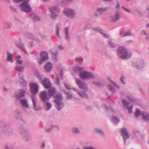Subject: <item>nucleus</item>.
<instances>
[{
  "instance_id": "obj_15",
  "label": "nucleus",
  "mask_w": 149,
  "mask_h": 149,
  "mask_svg": "<svg viewBox=\"0 0 149 149\" xmlns=\"http://www.w3.org/2000/svg\"><path fill=\"white\" fill-rule=\"evenodd\" d=\"M76 83L80 88L84 89L86 92L88 91L87 85L85 82H82L80 79H77Z\"/></svg>"
},
{
  "instance_id": "obj_26",
  "label": "nucleus",
  "mask_w": 149,
  "mask_h": 149,
  "mask_svg": "<svg viewBox=\"0 0 149 149\" xmlns=\"http://www.w3.org/2000/svg\"><path fill=\"white\" fill-rule=\"evenodd\" d=\"M56 93V91L54 88H50L49 90V94L50 96H53Z\"/></svg>"
},
{
  "instance_id": "obj_59",
  "label": "nucleus",
  "mask_w": 149,
  "mask_h": 149,
  "mask_svg": "<svg viewBox=\"0 0 149 149\" xmlns=\"http://www.w3.org/2000/svg\"><path fill=\"white\" fill-rule=\"evenodd\" d=\"M36 75V76L38 77L39 80H41L42 79V77L40 73H39L38 72H37Z\"/></svg>"
},
{
  "instance_id": "obj_64",
  "label": "nucleus",
  "mask_w": 149,
  "mask_h": 149,
  "mask_svg": "<svg viewBox=\"0 0 149 149\" xmlns=\"http://www.w3.org/2000/svg\"><path fill=\"white\" fill-rule=\"evenodd\" d=\"M5 149H13V148L9 147L8 145H5Z\"/></svg>"
},
{
  "instance_id": "obj_45",
  "label": "nucleus",
  "mask_w": 149,
  "mask_h": 149,
  "mask_svg": "<svg viewBox=\"0 0 149 149\" xmlns=\"http://www.w3.org/2000/svg\"><path fill=\"white\" fill-rule=\"evenodd\" d=\"M55 82L56 84L57 85H59L60 84V81L58 77V75L57 74H55Z\"/></svg>"
},
{
  "instance_id": "obj_62",
  "label": "nucleus",
  "mask_w": 149,
  "mask_h": 149,
  "mask_svg": "<svg viewBox=\"0 0 149 149\" xmlns=\"http://www.w3.org/2000/svg\"><path fill=\"white\" fill-rule=\"evenodd\" d=\"M122 8L124 10H125L126 12H128L129 13H131V12L128 9H127V8H125V7H124V6H123L122 7Z\"/></svg>"
},
{
  "instance_id": "obj_1",
  "label": "nucleus",
  "mask_w": 149,
  "mask_h": 149,
  "mask_svg": "<svg viewBox=\"0 0 149 149\" xmlns=\"http://www.w3.org/2000/svg\"><path fill=\"white\" fill-rule=\"evenodd\" d=\"M117 54L118 57L121 59L125 60L130 58L132 53L124 46L119 47L117 49Z\"/></svg>"
},
{
  "instance_id": "obj_46",
  "label": "nucleus",
  "mask_w": 149,
  "mask_h": 149,
  "mask_svg": "<svg viewBox=\"0 0 149 149\" xmlns=\"http://www.w3.org/2000/svg\"><path fill=\"white\" fill-rule=\"evenodd\" d=\"M141 115V111L139 109H137L135 113V116L136 117H138L139 116Z\"/></svg>"
},
{
  "instance_id": "obj_49",
  "label": "nucleus",
  "mask_w": 149,
  "mask_h": 149,
  "mask_svg": "<svg viewBox=\"0 0 149 149\" xmlns=\"http://www.w3.org/2000/svg\"><path fill=\"white\" fill-rule=\"evenodd\" d=\"M92 29L95 31H96L99 32L100 33L102 30L101 28L99 27H96L95 28H92Z\"/></svg>"
},
{
  "instance_id": "obj_20",
  "label": "nucleus",
  "mask_w": 149,
  "mask_h": 149,
  "mask_svg": "<svg viewBox=\"0 0 149 149\" xmlns=\"http://www.w3.org/2000/svg\"><path fill=\"white\" fill-rule=\"evenodd\" d=\"M25 93V92L24 90L23 89L21 90L19 93L16 94L15 95V96L16 99L19 100L23 97Z\"/></svg>"
},
{
  "instance_id": "obj_44",
  "label": "nucleus",
  "mask_w": 149,
  "mask_h": 149,
  "mask_svg": "<svg viewBox=\"0 0 149 149\" xmlns=\"http://www.w3.org/2000/svg\"><path fill=\"white\" fill-rule=\"evenodd\" d=\"M108 86L110 92L112 93H114L116 92V91L114 87L111 84L108 85Z\"/></svg>"
},
{
  "instance_id": "obj_39",
  "label": "nucleus",
  "mask_w": 149,
  "mask_h": 149,
  "mask_svg": "<svg viewBox=\"0 0 149 149\" xmlns=\"http://www.w3.org/2000/svg\"><path fill=\"white\" fill-rule=\"evenodd\" d=\"M60 26L59 24H57L56 25V34L60 38H61L59 33Z\"/></svg>"
},
{
  "instance_id": "obj_6",
  "label": "nucleus",
  "mask_w": 149,
  "mask_h": 149,
  "mask_svg": "<svg viewBox=\"0 0 149 149\" xmlns=\"http://www.w3.org/2000/svg\"><path fill=\"white\" fill-rule=\"evenodd\" d=\"M29 2L28 1H24L19 5V6L22 11L26 13H29L31 11V8L29 4Z\"/></svg>"
},
{
  "instance_id": "obj_8",
  "label": "nucleus",
  "mask_w": 149,
  "mask_h": 149,
  "mask_svg": "<svg viewBox=\"0 0 149 149\" xmlns=\"http://www.w3.org/2000/svg\"><path fill=\"white\" fill-rule=\"evenodd\" d=\"M49 10L51 13V17L54 19L58 17L57 13H59L60 9L58 6H55L49 8Z\"/></svg>"
},
{
  "instance_id": "obj_16",
  "label": "nucleus",
  "mask_w": 149,
  "mask_h": 149,
  "mask_svg": "<svg viewBox=\"0 0 149 149\" xmlns=\"http://www.w3.org/2000/svg\"><path fill=\"white\" fill-rule=\"evenodd\" d=\"M144 62L142 60H139L134 62L133 64V67L137 69L142 68L144 66Z\"/></svg>"
},
{
  "instance_id": "obj_10",
  "label": "nucleus",
  "mask_w": 149,
  "mask_h": 149,
  "mask_svg": "<svg viewBox=\"0 0 149 149\" xmlns=\"http://www.w3.org/2000/svg\"><path fill=\"white\" fill-rule=\"evenodd\" d=\"M30 90L32 94L35 95L39 91L38 85L36 83H31L30 84Z\"/></svg>"
},
{
  "instance_id": "obj_35",
  "label": "nucleus",
  "mask_w": 149,
  "mask_h": 149,
  "mask_svg": "<svg viewBox=\"0 0 149 149\" xmlns=\"http://www.w3.org/2000/svg\"><path fill=\"white\" fill-rule=\"evenodd\" d=\"M32 100L33 104V109L35 110L36 111H38V110L41 109L39 107H37L36 106V101H35V100H34V99L33 98H32Z\"/></svg>"
},
{
  "instance_id": "obj_36",
  "label": "nucleus",
  "mask_w": 149,
  "mask_h": 149,
  "mask_svg": "<svg viewBox=\"0 0 149 149\" xmlns=\"http://www.w3.org/2000/svg\"><path fill=\"white\" fill-rule=\"evenodd\" d=\"M54 127V125H50V128H45L44 131L47 133H49L53 130Z\"/></svg>"
},
{
  "instance_id": "obj_48",
  "label": "nucleus",
  "mask_w": 149,
  "mask_h": 149,
  "mask_svg": "<svg viewBox=\"0 0 149 149\" xmlns=\"http://www.w3.org/2000/svg\"><path fill=\"white\" fill-rule=\"evenodd\" d=\"M93 84L99 87H103L104 86L103 84L99 82H93Z\"/></svg>"
},
{
  "instance_id": "obj_52",
  "label": "nucleus",
  "mask_w": 149,
  "mask_h": 149,
  "mask_svg": "<svg viewBox=\"0 0 149 149\" xmlns=\"http://www.w3.org/2000/svg\"><path fill=\"white\" fill-rule=\"evenodd\" d=\"M10 10L13 11L15 13H16L17 12V10L15 7L13 6H10Z\"/></svg>"
},
{
  "instance_id": "obj_47",
  "label": "nucleus",
  "mask_w": 149,
  "mask_h": 149,
  "mask_svg": "<svg viewBox=\"0 0 149 149\" xmlns=\"http://www.w3.org/2000/svg\"><path fill=\"white\" fill-rule=\"evenodd\" d=\"M100 34L102 35L104 37V38H108L109 37V35L105 33L104 32V31L103 30H102V31L100 32Z\"/></svg>"
},
{
  "instance_id": "obj_50",
  "label": "nucleus",
  "mask_w": 149,
  "mask_h": 149,
  "mask_svg": "<svg viewBox=\"0 0 149 149\" xmlns=\"http://www.w3.org/2000/svg\"><path fill=\"white\" fill-rule=\"evenodd\" d=\"M20 81L21 83H24V84H26L27 83L26 81L24 79L23 77L22 76L20 77Z\"/></svg>"
},
{
  "instance_id": "obj_56",
  "label": "nucleus",
  "mask_w": 149,
  "mask_h": 149,
  "mask_svg": "<svg viewBox=\"0 0 149 149\" xmlns=\"http://www.w3.org/2000/svg\"><path fill=\"white\" fill-rule=\"evenodd\" d=\"M83 149H96V148L91 146H85L83 148Z\"/></svg>"
},
{
  "instance_id": "obj_4",
  "label": "nucleus",
  "mask_w": 149,
  "mask_h": 149,
  "mask_svg": "<svg viewBox=\"0 0 149 149\" xmlns=\"http://www.w3.org/2000/svg\"><path fill=\"white\" fill-rule=\"evenodd\" d=\"M55 97L56 99L54 100V102L56 103L55 107L58 110L60 111L65 105L62 101L63 97L62 95L61 94L59 95L57 94Z\"/></svg>"
},
{
  "instance_id": "obj_14",
  "label": "nucleus",
  "mask_w": 149,
  "mask_h": 149,
  "mask_svg": "<svg viewBox=\"0 0 149 149\" xmlns=\"http://www.w3.org/2000/svg\"><path fill=\"white\" fill-rule=\"evenodd\" d=\"M108 9L107 8H98L96 9V12L94 13L93 15L95 17H99L102 14Z\"/></svg>"
},
{
  "instance_id": "obj_11",
  "label": "nucleus",
  "mask_w": 149,
  "mask_h": 149,
  "mask_svg": "<svg viewBox=\"0 0 149 149\" xmlns=\"http://www.w3.org/2000/svg\"><path fill=\"white\" fill-rule=\"evenodd\" d=\"M20 132L21 134L24 135V139L26 141H28L31 138V135L27 132L26 130L24 127H21L20 128Z\"/></svg>"
},
{
  "instance_id": "obj_27",
  "label": "nucleus",
  "mask_w": 149,
  "mask_h": 149,
  "mask_svg": "<svg viewBox=\"0 0 149 149\" xmlns=\"http://www.w3.org/2000/svg\"><path fill=\"white\" fill-rule=\"evenodd\" d=\"M31 16L32 19L33 21H38L40 20V17L35 13H32Z\"/></svg>"
},
{
  "instance_id": "obj_12",
  "label": "nucleus",
  "mask_w": 149,
  "mask_h": 149,
  "mask_svg": "<svg viewBox=\"0 0 149 149\" xmlns=\"http://www.w3.org/2000/svg\"><path fill=\"white\" fill-rule=\"evenodd\" d=\"M44 87L46 89L50 88L52 86L49 79L47 78H44L43 80L42 78L41 80H40Z\"/></svg>"
},
{
  "instance_id": "obj_31",
  "label": "nucleus",
  "mask_w": 149,
  "mask_h": 149,
  "mask_svg": "<svg viewBox=\"0 0 149 149\" xmlns=\"http://www.w3.org/2000/svg\"><path fill=\"white\" fill-rule=\"evenodd\" d=\"M132 35L131 32L129 30L125 32L124 33H120V37H123L126 36H130Z\"/></svg>"
},
{
  "instance_id": "obj_41",
  "label": "nucleus",
  "mask_w": 149,
  "mask_h": 149,
  "mask_svg": "<svg viewBox=\"0 0 149 149\" xmlns=\"http://www.w3.org/2000/svg\"><path fill=\"white\" fill-rule=\"evenodd\" d=\"M142 118L143 120H149V114L147 113H143L142 115Z\"/></svg>"
},
{
  "instance_id": "obj_28",
  "label": "nucleus",
  "mask_w": 149,
  "mask_h": 149,
  "mask_svg": "<svg viewBox=\"0 0 149 149\" xmlns=\"http://www.w3.org/2000/svg\"><path fill=\"white\" fill-rule=\"evenodd\" d=\"M76 0H61V3L64 5H66L70 4Z\"/></svg>"
},
{
  "instance_id": "obj_33",
  "label": "nucleus",
  "mask_w": 149,
  "mask_h": 149,
  "mask_svg": "<svg viewBox=\"0 0 149 149\" xmlns=\"http://www.w3.org/2000/svg\"><path fill=\"white\" fill-rule=\"evenodd\" d=\"M20 102L23 107L26 108L29 107V105L27 104V102L26 100H21L20 101Z\"/></svg>"
},
{
  "instance_id": "obj_63",
  "label": "nucleus",
  "mask_w": 149,
  "mask_h": 149,
  "mask_svg": "<svg viewBox=\"0 0 149 149\" xmlns=\"http://www.w3.org/2000/svg\"><path fill=\"white\" fill-rule=\"evenodd\" d=\"M22 61L21 60H17L16 61V63L18 64L21 65L22 63Z\"/></svg>"
},
{
  "instance_id": "obj_40",
  "label": "nucleus",
  "mask_w": 149,
  "mask_h": 149,
  "mask_svg": "<svg viewBox=\"0 0 149 149\" xmlns=\"http://www.w3.org/2000/svg\"><path fill=\"white\" fill-rule=\"evenodd\" d=\"M111 121L116 125H117L120 121V120L118 118L115 116H113L112 117Z\"/></svg>"
},
{
  "instance_id": "obj_2",
  "label": "nucleus",
  "mask_w": 149,
  "mask_h": 149,
  "mask_svg": "<svg viewBox=\"0 0 149 149\" xmlns=\"http://www.w3.org/2000/svg\"><path fill=\"white\" fill-rule=\"evenodd\" d=\"M73 69L74 71L79 72V76L82 79H86L95 78V76L93 73L85 71L81 72L84 69L83 68L75 66L73 68Z\"/></svg>"
},
{
  "instance_id": "obj_38",
  "label": "nucleus",
  "mask_w": 149,
  "mask_h": 149,
  "mask_svg": "<svg viewBox=\"0 0 149 149\" xmlns=\"http://www.w3.org/2000/svg\"><path fill=\"white\" fill-rule=\"evenodd\" d=\"M108 45L111 48H114L116 47V45L113 42L111 39H109L108 41Z\"/></svg>"
},
{
  "instance_id": "obj_3",
  "label": "nucleus",
  "mask_w": 149,
  "mask_h": 149,
  "mask_svg": "<svg viewBox=\"0 0 149 149\" xmlns=\"http://www.w3.org/2000/svg\"><path fill=\"white\" fill-rule=\"evenodd\" d=\"M0 126L2 128V132L4 133L11 134L13 132V129L10 124L6 121H0Z\"/></svg>"
},
{
  "instance_id": "obj_29",
  "label": "nucleus",
  "mask_w": 149,
  "mask_h": 149,
  "mask_svg": "<svg viewBox=\"0 0 149 149\" xmlns=\"http://www.w3.org/2000/svg\"><path fill=\"white\" fill-rule=\"evenodd\" d=\"M77 93L82 98H88V95L84 91H82L81 92L77 91Z\"/></svg>"
},
{
  "instance_id": "obj_21",
  "label": "nucleus",
  "mask_w": 149,
  "mask_h": 149,
  "mask_svg": "<svg viewBox=\"0 0 149 149\" xmlns=\"http://www.w3.org/2000/svg\"><path fill=\"white\" fill-rule=\"evenodd\" d=\"M62 91L67 95L66 96V99L68 100H71L73 97V95L72 93L70 91H66L64 90H62Z\"/></svg>"
},
{
  "instance_id": "obj_57",
  "label": "nucleus",
  "mask_w": 149,
  "mask_h": 149,
  "mask_svg": "<svg viewBox=\"0 0 149 149\" xmlns=\"http://www.w3.org/2000/svg\"><path fill=\"white\" fill-rule=\"evenodd\" d=\"M45 143L44 142H43L41 143V145L40 146V148H44L45 147Z\"/></svg>"
},
{
  "instance_id": "obj_53",
  "label": "nucleus",
  "mask_w": 149,
  "mask_h": 149,
  "mask_svg": "<svg viewBox=\"0 0 149 149\" xmlns=\"http://www.w3.org/2000/svg\"><path fill=\"white\" fill-rule=\"evenodd\" d=\"M133 106L132 105H131L129 107H127L126 108H127V109L129 113H132V109L133 108Z\"/></svg>"
},
{
  "instance_id": "obj_58",
  "label": "nucleus",
  "mask_w": 149,
  "mask_h": 149,
  "mask_svg": "<svg viewBox=\"0 0 149 149\" xmlns=\"http://www.w3.org/2000/svg\"><path fill=\"white\" fill-rule=\"evenodd\" d=\"M139 131L137 130H134L133 131V133L134 136H136L137 134H139Z\"/></svg>"
},
{
  "instance_id": "obj_54",
  "label": "nucleus",
  "mask_w": 149,
  "mask_h": 149,
  "mask_svg": "<svg viewBox=\"0 0 149 149\" xmlns=\"http://www.w3.org/2000/svg\"><path fill=\"white\" fill-rule=\"evenodd\" d=\"M15 113L16 114L15 116L16 118L17 119H18L19 118V110H17L15 111Z\"/></svg>"
},
{
  "instance_id": "obj_9",
  "label": "nucleus",
  "mask_w": 149,
  "mask_h": 149,
  "mask_svg": "<svg viewBox=\"0 0 149 149\" xmlns=\"http://www.w3.org/2000/svg\"><path fill=\"white\" fill-rule=\"evenodd\" d=\"M121 135L123 137L125 145L126 144V140L129 139L130 135L126 127H123L120 130Z\"/></svg>"
},
{
  "instance_id": "obj_7",
  "label": "nucleus",
  "mask_w": 149,
  "mask_h": 149,
  "mask_svg": "<svg viewBox=\"0 0 149 149\" xmlns=\"http://www.w3.org/2000/svg\"><path fill=\"white\" fill-rule=\"evenodd\" d=\"M40 55L41 58L38 59L37 61L39 64L41 65L48 60L49 57L47 52L45 51L41 52Z\"/></svg>"
},
{
  "instance_id": "obj_23",
  "label": "nucleus",
  "mask_w": 149,
  "mask_h": 149,
  "mask_svg": "<svg viewBox=\"0 0 149 149\" xmlns=\"http://www.w3.org/2000/svg\"><path fill=\"white\" fill-rule=\"evenodd\" d=\"M50 52L53 58H56L57 57L58 53V51L55 49H51L50 50Z\"/></svg>"
},
{
  "instance_id": "obj_43",
  "label": "nucleus",
  "mask_w": 149,
  "mask_h": 149,
  "mask_svg": "<svg viewBox=\"0 0 149 149\" xmlns=\"http://www.w3.org/2000/svg\"><path fill=\"white\" fill-rule=\"evenodd\" d=\"M127 98L129 99L130 102H132L133 103H135L136 102V100L135 98L129 96H127Z\"/></svg>"
},
{
  "instance_id": "obj_34",
  "label": "nucleus",
  "mask_w": 149,
  "mask_h": 149,
  "mask_svg": "<svg viewBox=\"0 0 149 149\" xmlns=\"http://www.w3.org/2000/svg\"><path fill=\"white\" fill-rule=\"evenodd\" d=\"M65 38L68 41H69L70 38L69 36L68 28V27L65 28Z\"/></svg>"
},
{
  "instance_id": "obj_51",
  "label": "nucleus",
  "mask_w": 149,
  "mask_h": 149,
  "mask_svg": "<svg viewBox=\"0 0 149 149\" xmlns=\"http://www.w3.org/2000/svg\"><path fill=\"white\" fill-rule=\"evenodd\" d=\"M75 61L81 65L83 63V60L79 58H76Z\"/></svg>"
},
{
  "instance_id": "obj_42",
  "label": "nucleus",
  "mask_w": 149,
  "mask_h": 149,
  "mask_svg": "<svg viewBox=\"0 0 149 149\" xmlns=\"http://www.w3.org/2000/svg\"><path fill=\"white\" fill-rule=\"evenodd\" d=\"M122 102L123 106L125 108L127 107H128L129 103L126 100L123 99L122 100Z\"/></svg>"
},
{
  "instance_id": "obj_61",
  "label": "nucleus",
  "mask_w": 149,
  "mask_h": 149,
  "mask_svg": "<svg viewBox=\"0 0 149 149\" xmlns=\"http://www.w3.org/2000/svg\"><path fill=\"white\" fill-rule=\"evenodd\" d=\"M109 81L110 82L112 83L116 87H117L118 88H119L118 86L116 83L113 82L111 80H110Z\"/></svg>"
},
{
  "instance_id": "obj_60",
  "label": "nucleus",
  "mask_w": 149,
  "mask_h": 149,
  "mask_svg": "<svg viewBox=\"0 0 149 149\" xmlns=\"http://www.w3.org/2000/svg\"><path fill=\"white\" fill-rule=\"evenodd\" d=\"M86 109L87 111H90L92 109L91 106H87L86 107Z\"/></svg>"
},
{
  "instance_id": "obj_30",
  "label": "nucleus",
  "mask_w": 149,
  "mask_h": 149,
  "mask_svg": "<svg viewBox=\"0 0 149 149\" xmlns=\"http://www.w3.org/2000/svg\"><path fill=\"white\" fill-rule=\"evenodd\" d=\"M43 103L44 107H46V111H48L52 107V105L50 103L48 102H46Z\"/></svg>"
},
{
  "instance_id": "obj_18",
  "label": "nucleus",
  "mask_w": 149,
  "mask_h": 149,
  "mask_svg": "<svg viewBox=\"0 0 149 149\" xmlns=\"http://www.w3.org/2000/svg\"><path fill=\"white\" fill-rule=\"evenodd\" d=\"M93 132L95 134H98L103 138L105 137V134L104 132L101 129L95 128L94 129Z\"/></svg>"
},
{
  "instance_id": "obj_32",
  "label": "nucleus",
  "mask_w": 149,
  "mask_h": 149,
  "mask_svg": "<svg viewBox=\"0 0 149 149\" xmlns=\"http://www.w3.org/2000/svg\"><path fill=\"white\" fill-rule=\"evenodd\" d=\"M71 130L72 132L74 134H77L80 133L79 129L77 127H72L71 129Z\"/></svg>"
},
{
  "instance_id": "obj_24",
  "label": "nucleus",
  "mask_w": 149,
  "mask_h": 149,
  "mask_svg": "<svg viewBox=\"0 0 149 149\" xmlns=\"http://www.w3.org/2000/svg\"><path fill=\"white\" fill-rule=\"evenodd\" d=\"M3 26L4 29H8L10 28L11 25L10 22L4 21L3 23Z\"/></svg>"
},
{
  "instance_id": "obj_37",
  "label": "nucleus",
  "mask_w": 149,
  "mask_h": 149,
  "mask_svg": "<svg viewBox=\"0 0 149 149\" xmlns=\"http://www.w3.org/2000/svg\"><path fill=\"white\" fill-rule=\"evenodd\" d=\"M24 68V67L23 66H21L19 65H16L15 66L14 69L17 70L19 72H23V70L22 69H23Z\"/></svg>"
},
{
  "instance_id": "obj_55",
  "label": "nucleus",
  "mask_w": 149,
  "mask_h": 149,
  "mask_svg": "<svg viewBox=\"0 0 149 149\" xmlns=\"http://www.w3.org/2000/svg\"><path fill=\"white\" fill-rule=\"evenodd\" d=\"M125 79V77H124L122 75L120 77V81L124 84H126V83L124 81V79Z\"/></svg>"
},
{
  "instance_id": "obj_25",
  "label": "nucleus",
  "mask_w": 149,
  "mask_h": 149,
  "mask_svg": "<svg viewBox=\"0 0 149 149\" xmlns=\"http://www.w3.org/2000/svg\"><path fill=\"white\" fill-rule=\"evenodd\" d=\"M25 36L28 38L33 39L35 40H38V39L35 37L34 36L29 32H26L25 33Z\"/></svg>"
},
{
  "instance_id": "obj_13",
  "label": "nucleus",
  "mask_w": 149,
  "mask_h": 149,
  "mask_svg": "<svg viewBox=\"0 0 149 149\" xmlns=\"http://www.w3.org/2000/svg\"><path fill=\"white\" fill-rule=\"evenodd\" d=\"M40 100L42 103L46 102L49 100V98L48 97L47 92L45 91L40 92Z\"/></svg>"
},
{
  "instance_id": "obj_19",
  "label": "nucleus",
  "mask_w": 149,
  "mask_h": 149,
  "mask_svg": "<svg viewBox=\"0 0 149 149\" xmlns=\"http://www.w3.org/2000/svg\"><path fill=\"white\" fill-rule=\"evenodd\" d=\"M44 68L47 72H49L52 69V65L51 63L48 62L45 65Z\"/></svg>"
},
{
  "instance_id": "obj_17",
  "label": "nucleus",
  "mask_w": 149,
  "mask_h": 149,
  "mask_svg": "<svg viewBox=\"0 0 149 149\" xmlns=\"http://www.w3.org/2000/svg\"><path fill=\"white\" fill-rule=\"evenodd\" d=\"M120 15L118 11L117 10L116 13L111 16V22L114 23L116 22L119 20L120 19Z\"/></svg>"
},
{
  "instance_id": "obj_22",
  "label": "nucleus",
  "mask_w": 149,
  "mask_h": 149,
  "mask_svg": "<svg viewBox=\"0 0 149 149\" xmlns=\"http://www.w3.org/2000/svg\"><path fill=\"white\" fill-rule=\"evenodd\" d=\"M13 54L10 53L9 51L7 52V58L6 60L7 61L13 63Z\"/></svg>"
},
{
  "instance_id": "obj_5",
  "label": "nucleus",
  "mask_w": 149,
  "mask_h": 149,
  "mask_svg": "<svg viewBox=\"0 0 149 149\" xmlns=\"http://www.w3.org/2000/svg\"><path fill=\"white\" fill-rule=\"evenodd\" d=\"M63 13L65 16L70 18L73 19L75 17V11L74 10L71 8L68 7L65 8Z\"/></svg>"
}]
</instances>
